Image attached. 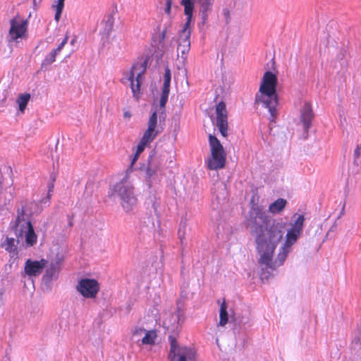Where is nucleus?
Returning a JSON list of instances; mask_svg holds the SVG:
<instances>
[{
  "label": "nucleus",
  "mask_w": 361,
  "mask_h": 361,
  "mask_svg": "<svg viewBox=\"0 0 361 361\" xmlns=\"http://www.w3.org/2000/svg\"><path fill=\"white\" fill-rule=\"evenodd\" d=\"M2 303V293H0V304Z\"/></svg>",
  "instance_id": "nucleus-37"
},
{
  "label": "nucleus",
  "mask_w": 361,
  "mask_h": 361,
  "mask_svg": "<svg viewBox=\"0 0 361 361\" xmlns=\"http://www.w3.org/2000/svg\"><path fill=\"white\" fill-rule=\"evenodd\" d=\"M145 335L142 339V343L144 345H154L155 343L157 334L155 330H145Z\"/></svg>",
  "instance_id": "nucleus-22"
},
{
  "label": "nucleus",
  "mask_w": 361,
  "mask_h": 361,
  "mask_svg": "<svg viewBox=\"0 0 361 361\" xmlns=\"http://www.w3.org/2000/svg\"><path fill=\"white\" fill-rule=\"evenodd\" d=\"M278 79L276 74L267 71L264 73L259 92L255 96V103L262 104L270 113L269 120L274 122L277 116L276 106L279 98L276 93Z\"/></svg>",
  "instance_id": "nucleus-2"
},
{
  "label": "nucleus",
  "mask_w": 361,
  "mask_h": 361,
  "mask_svg": "<svg viewBox=\"0 0 361 361\" xmlns=\"http://www.w3.org/2000/svg\"><path fill=\"white\" fill-rule=\"evenodd\" d=\"M216 126L223 137L228 135V113L224 102H220L216 104Z\"/></svg>",
  "instance_id": "nucleus-10"
},
{
  "label": "nucleus",
  "mask_w": 361,
  "mask_h": 361,
  "mask_svg": "<svg viewBox=\"0 0 361 361\" xmlns=\"http://www.w3.org/2000/svg\"><path fill=\"white\" fill-rule=\"evenodd\" d=\"M130 116H131V114L129 112H125L124 113V117L125 118H130Z\"/></svg>",
  "instance_id": "nucleus-36"
},
{
  "label": "nucleus",
  "mask_w": 361,
  "mask_h": 361,
  "mask_svg": "<svg viewBox=\"0 0 361 361\" xmlns=\"http://www.w3.org/2000/svg\"><path fill=\"white\" fill-rule=\"evenodd\" d=\"M76 290L85 298H94L99 290V284L94 279H82L78 281Z\"/></svg>",
  "instance_id": "nucleus-9"
},
{
  "label": "nucleus",
  "mask_w": 361,
  "mask_h": 361,
  "mask_svg": "<svg viewBox=\"0 0 361 361\" xmlns=\"http://www.w3.org/2000/svg\"><path fill=\"white\" fill-rule=\"evenodd\" d=\"M286 204V200L279 198L269 206L268 212L273 214H279L284 209Z\"/></svg>",
  "instance_id": "nucleus-17"
},
{
  "label": "nucleus",
  "mask_w": 361,
  "mask_h": 361,
  "mask_svg": "<svg viewBox=\"0 0 361 361\" xmlns=\"http://www.w3.org/2000/svg\"><path fill=\"white\" fill-rule=\"evenodd\" d=\"M157 126V111H153L147 122V128L144 132L141 140L149 145L159 133Z\"/></svg>",
  "instance_id": "nucleus-11"
},
{
  "label": "nucleus",
  "mask_w": 361,
  "mask_h": 361,
  "mask_svg": "<svg viewBox=\"0 0 361 361\" xmlns=\"http://www.w3.org/2000/svg\"><path fill=\"white\" fill-rule=\"evenodd\" d=\"M314 118V113L310 103H305L302 106L300 114V119L305 130L310 128L312 121Z\"/></svg>",
  "instance_id": "nucleus-15"
},
{
  "label": "nucleus",
  "mask_w": 361,
  "mask_h": 361,
  "mask_svg": "<svg viewBox=\"0 0 361 361\" xmlns=\"http://www.w3.org/2000/svg\"><path fill=\"white\" fill-rule=\"evenodd\" d=\"M360 151H361V144L357 145L356 149L354 151V156L355 159H357L360 155Z\"/></svg>",
  "instance_id": "nucleus-33"
},
{
  "label": "nucleus",
  "mask_w": 361,
  "mask_h": 361,
  "mask_svg": "<svg viewBox=\"0 0 361 361\" xmlns=\"http://www.w3.org/2000/svg\"><path fill=\"white\" fill-rule=\"evenodd\" d=\"M47 263L45 259H41L39 261L28 259L24 267L25 274L30 277L37 276L42 274Z\"/></svg>",
  "instance_id": "nucleus-12"
},
{
  "label": "nucleus",
  "mask_w": 361,
  "mask_h": 361,
  "mask_svg": "<svg viewBox=\"0 0 361 361\" xmlns=\"http://www.w3.org/2000/svg\"><path fill=\"white\" fill-rule=\"evenodd\" d=\"M290 228L288 229L286 239L279 249L277 257L274 259L276 247L283 237L285 224L282 221L271 220L262 211L256 212L250 219V233L255 238L256 250L259 255L258 263L266 269L275 270L281 266L291 247L298 241L303 231L305 217L302 214L296 216Z\"/></svg>",
  "instance_id": "nucleus-1"
},
{
  "label": "nucleus",
  "mask_w": 361,
  "mask_h": 361,
  "mask_svg": "<svg viewBox=\"0 0 361 361\" xmlns=\"http://www.w3.org/2000/svg\"><path fill=\"white\" fill-rule=\"evenodd\" d=\"M214 1V0H197V3L200 4V10L203 18L207 17V12L212 10Z\"/></svg>",
  "instance_id": "nucleus-21"
},
{
  "label": "nucleus",
  "mask_w": 361,
  "mask_h": 361,
  "mask_svg": "<svg viewBox=\"0 0 361 361\" xmlns=\"http://www.w3.org/2000/svg\"><path fill=\"white\" fill-rule=\"evenodd\" d=\"M172 0L166 1L165 12L169 16L171 14Z\"/></svg>",
  "instance_id": "nucleus-32"
},
{
  "label": "nucleus",
  "mask_w": 361,
  "mask_h": 361,
  "mask_svg": "<svg viewBox=\"0 0 361 361\" xmlns=\"http://www.w3.org/2000/svg\"><path fill=\"white\" fill-rule=\"evenodd\" d=\"M148 145H149L148 144H147L146 142H145L140 140L139 144L137 146V149L135 152L136 157H139L140 154L144 151L145 147Z\"/></svg>",
  "instance_id": "nucleus-28"
},
{
  "label": "nucleus",
  "mask_w": 361,
  "mask_h": 361,
  "mask_svg": "<svg viewBox=\"0 0 361 361\" xmlns=\"http://www.w3.org/2000/svg\"><path fill=\"white\" fill-rule=\"evenodd\" d=\"M65 0H54L52 7L56 11L54 19L56 21H59L61 18V13L64 7Z\"/></svg>",
  "instance_id": "nucleus-23"
},
{
  "label": "nucleus",
  "mask_w": 361,
  "mask_h": 361,
  "mask_svg": "<svg viewBox=\"0 0 361 361\" xmlns=\"http://www.w3.org/2000/svg\"><path fill=\"white\" fill-rule=\"evenodd\" d=\"M171 73L169 68H166L164 75V84L162 88L170 89Z\"/></svg>",
  "instance_id": "nucleus-27"
},
{
  "label": "nucleus",
  "mask_w": 361,
  "mask_h": 361,
  "mask_svg": "<svg viewBox=\"0 0 361 361\" xmlns=\"http://www.w3.org/2000/svg\"><path fill=\"white\" fill-rule=\"evenodd\" d=\"M68 39V35H66L62 42L59 44L58 47L53 51H55L57 54L59 52L61 51L63 47L66 44Z\"/></svg>",
  "instance_id": "nucleus-30"
},
{
  "label": "nucleus",
  "mask_w": 361,
  "mask_h": 361,
  "mask_svg": "<svg viewBox=\"0 0 361 361\" xmlns=\"http://www.w3.org/2000/svg\"><path fill=\"white\" fill-rule=\"evenodd\" d=\"M170 361H196V351L194 348L179 345L176 338L170 337Z\"/></svg>",
  "instance_id": "nucleus-7"
},
{
  "label": "nucleus",
  "mask_w": 361,
  "mask_h": 361,
  "mask_svg": "<svg viewBox=\"0 0 361 361\" xmlns=\"http://www.w3.org/2000/svg\"><path fill=\"white\" fill-rule=\"evenodd\" d=\"M189 37L179 36L178 51H180L182 55H186L190 49V40Z\"/></svg>",
  "instance_id": "nucleus-18"
},
{
  "label": "nucleus",
  "mask_w": 361,
  "mask_h": 361,
  "mask_svg": "<svg viewBox=\"0 0 361 361\" xmlns=\"http://www.w3.org/2000/svg\"><path fill=\"white\" fill-rule=\"evenodd\" d=\"M57 54L53 50L45 57L44 61H42V66H47L51 65L53 62L56 61Z\"/></svg>",
  "instance_id": "nucleus-26"
},
{
  "label": "nucleus",
  "mask_w": 361,
  "mask_h": 361,
  "mask_svg": "<svg viewBox=\"0 0 361 361\" xmlns=\"http://www.w3.org/2000/svg\"><path fill=\"white\" fill-rule=\"evenodd\" d=\"M190 1L194 5V1L193 0H190Z\"/></svg>",
  "instance_id": "nucleus-38"
},
{
  "label": "nucleus",
  "mask_w": 361,
  "mask_h": 361,
  "mask_svg": "<svg viewBox=\"0 0 361 361\" xmlns=\"http://www.w3.org/2000/svg\"><path fill=\"white\" fill-rule=\"evenodd\" d=\"M68 39V35H66L62 42L59 44L58 47L53 51H55L57 54L59 52L61 51L63 47L66 44Z\"/></svg>",
  "instance_id": "nucleus-29"
},
{
  "label": "nucleus",
  "mask_w": 361,
  "mask_h": 361,
  "mask_svg": "<svg viewBox=\"0 0 361 361\" xmlns=\"http://www.w3.org/2000/svg\"><path fill=\"white\" fill-rule=\"evenodd\" d=\"M114 194L119 197L122 207L127 212L131 210L137 203L133 187L127 173L115 185Z\"/></svg>",
  "instance_id": "nucleus-4"
},
{
  "label": "nucleus",
  "mask_w": 361,
  "mask_h": 361,
  "mask_svg": "<svg viewBox=\"0 0 361 361\" xmlns=\"http://www.w3.org/2000/svg\"><path fill=\"white\" fill-rule=\"evenodd\" d=\"M62 262L63 259L59 256H57L54 262H51L46 269L45 274L44 276L47 281H51L57 278Z\"/></svg>",
  "instance_id": "nucleus-14"
},
{
  "label": "nucleus",
  "mask_w": 361,
  "mask_h": 361,
  "mask_svg": "<svg viewBox=\"0 0 361 361\" xmlns=\"http://www.w3.org/2000/svg\"><path fill=\"white\" fill-rule=\"evenodd\" d=\"M209 142L211 150V157L207 161V166L209 170L223 169L226 164V154L220 141L214 135H209Z\"/></svg>",
  "instance_id": "nucleus-5"
},
{
  "label": "nucleus",
  "mask_w": 361,
  "mask_h": 361,
  "mask_svg": "<svg viewBox=\"0 0 361 361\" xmlns=\"http://www.w3.org/2000/svg\"><path fill=\"white\" fill-rule=\"evenodd\" d=\"M2 247L8 252L17 255V245L13 238L7 237L2 244Z\"/></svg>",
  "instance_id": "nucleus-20"
},
{
  "label": "nucleus",
  "mask_w": 361,
  "mask_h": 361,
  "mask_svg": "<svg viewBox=\"0 0 361 361\" xmlns=\"http://www.w3.org/2000/svg\"><path fill=\"white\" fill-rule=\"evenodd\" d=\"M180 4L184 7V13L187 16V20L179 36L190 37L191 31L190 30V25L194 9L193 4L191 3L190 0H181Z\"/></svg>",
  "instance_id": "nucleus-13"
},
{
  "label": "nucleus",
  "mask_w": 361,
  "mask_h": 361,
  "mask_svg": "<svg viewBox=\"0 0 361 361\" xmlns=\"http://www.w3.org/2000/svg\"><path fill=\"white\" fill-rule=\"evenodd\" d=\"M138 157H136V154H135V156L133 158V160H132V162H131V164H134V163L137 161Z\"/></svg>",
  "instance_id": "nucleus-35"
},
{
  "label": "nucleus",
  "mask_w": 361,
  "mask_h": 361,
  "mask_svg": "<svg viewBox=\"0 0 361 361\" xmlns=\"http://www.w3.org/2000/svg\"><path fill=\"white\" fill-rule=\"evenodd\" d=\"M170 89L162 88L161 95L159 101V106H156L154 111H157V116L159 115V118H165V106L168 100Z\"/></svg>",
  "instance_id": "nucleus-16"
},
{
  "label": "nucleus",
  "mask_w": 361,
  "mask_h": 361,
  "mask_svg": "<svg viewBox=\"0 0 361 361\" xmlns=\"http://www.w3.org/2000/svg\"><path fill=\"white\" fill-rule=\"evenodd\" d=\"M157 170L158 168L153 163H149L146 170L147 178L149 180L155 177Z\"/></svg>",
  "instance_id": "nucleus-25"
},
{
  "label": "nucleus",
  "mask_w": 361,
  "mask_h": 361,
  "mask_svg": "<svg viewBox=\"0 0 361 361\" xmlns=\"http://www.w3.org/2000/svg\"><path fill=\"white\" fill-rule=\"evenodd\" d=\"M147 61L134 63L129 71L125 73L123 82H129L133 97L138 98L140 90V80L147 70Z\"/></svg>",
  "instance_id": "nucleus-6"
},
{
  "label": "nucleus",
  "mask_w": 361,
  "mask_h": 361,
  "mask_svg": "<svg viewBox=\"0 0 361 361\" xmlns=\"http://www.w3.org/2000/svg\"><path fill=\"white\" fill-rule=\"evenodd\" d=\"M166 37V28H164L159 37V41L160 44H164Z\"/></svg>",
  "instance_id": "nucleus-31"
},
{
  "label": "nucleus",
  "mask_w": 361,
  "mask_h": 361,
  "mask_svg": "<svg viewBox=\"0 0 361 361\" xmlns=\"http://www.w3.org/2000/svg\"><path fill=\"white\" fill-rule=\"evenodd\" d=\"M16 218L12 226V230L18 238H25V242L27 246L32 247L37 243V235L35 232L34 228L30 219L25 214V207L22 206L17 209Z\"/></svg>",
  "instance_id": "nucleus-3"
},
{
  "label": "nucleus",
  "mask_w": 361,
  "mask_h": 361,
  "mask_svg": "<svg viewBox=\"0 0 361 361\" xmlns=\"http://www.w3.org/2000/svg\"><path fill=\"white\" fill-rule=\"evenodd\" d=\"M227 304L225 300H224L223 302L221 304L219 310V326H224L228 323V314L227 312Z\"/></svg>",
  "instance_id": "nucleus-19"
},
{
  "label": "nucleus",
  "mask_w": 361,
  "mask_h": 361,
  "mask_svg": "<svg viewBox=\"0 0 361 361\" xmlns=\"http://www.w3.org/2000/svg\"><path fill=\"white\" fill-rule=\"evenodd\" d=\"M30 99V94L27 93L24 94H20L18 98V104L19 105V110L21 112H23L29 100Z\"/></svg>",
  "instance_id": "nucleus-24"
},
{
  "label": "nucleus",
  "mask_w": 361,
  "mask_h": 361,
  "mask_svg": "<svg viewBox=\"0 0 361 361\" xmlns=\"http://www.w3.org/2000/svg\"><path fill=\"white\" fill-rule=\"evenodd\" d=\"M145 329H143V328H136L135 330L134 334L135 335L140 334H142V332H145Z\"/></svg>",
  "instance_id": "nucleus-34"
},
{
  "label": "nucleus",
  "mask_w": 361,
  "mask_h": 361,
  "mask_svg": "<svg viewBox=\"0 0 361 361\" xmlns=\"http://www.w3.org/2000/svg\"><path fill=\"white\" fill-rule=\"evenodd\" d=\"M11 27L8 32L9 42H18V39L26 37L28 23L19 17H15L10 21Z\"/></svg>",
  "instance_id": "nucleus-8"
}]
</instances>
